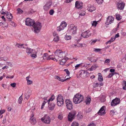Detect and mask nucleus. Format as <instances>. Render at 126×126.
I'll return each mask as SVG.
<instances>
[{"mask_svg": "<svg viewBox=\"0 0 126 126\" xmlns=\"http://www.w3.org/2000/svg\"><path fill=\"white\" fill-rule=\"evenodd\" d=\"M55 98V96L54 95H52L51 97L47 101L48 104L49 105L50 101H52Z\"/></svg>", "mask_w": 126, "mask_h": 126, "instance_id": "26", "label": "nucleus"}, {"mask_svg": "<svg viewBox=\"0 0 126 126\" xmlns=\"http://www.w3.org/2000/svg\"><path fill=\"white\" fill-rule=\"evenodd\" d=\"M65 102L67 109L72 110L73 109V106L71 101L70 100L66 99Z\"/></svg>", "mask_w": 126, "mask_h": 126, "instance_id": "7", "label": "nucleus"}, {"mask_svg": "<svg viewBox=\"0 0 126 126\" xmlns=\"http://www.w3.org/2000/svg\"><path fill=\"white\" fill-rule=\"evenodd\" d=\"M114 19V18L112 16H109L107 18V23L108 24H111L113 23Z\"/></svg>", "mask_w": 126, "mask_h": 126, "instance_id": "15", "label": "nucleus"}, {"mask_svg": "<svg viewBox=\"0 0 126 126\" xmlns=\"http://www.w3.org/2000/svg\"><path fill=\"white\" fill-rule=\"evenodd\" d=\"M94 69H95L94 67L92 66L90 68H89L88 70L90 71H92Z\"/></svg>", "mask_w": 126, "mask_h": 126, "instance_id": "53", "label": "nucleus"}, {"mask_svg": "<svg viewBox=\"0 0 126 126\" xmlns=\"http://www.w3.org/2000/svg\"><path fill=\"white\" fill-rule=\"evenodd\" d=\"M22 44H17L16 45V46L20 48L21 47Z\"/></svg>", "mask_w": 126, "mask_h": 126, "instance_id": "47", "label": "nucleus"}, {"mask_svg": "<svg viewBox=\"0 0 126 126\" xmlns=\"http://www.w3.org/2000/svg\"><path fill=\"white\" fill-rule=\"evenodd\" d=\"M55 78L58 80L60 79V77L57 76H55L54 77Z\"/></svg>", "mask_w": 126, "mask_h": 126, "instance_id": "61", "label": "nucleus"}, {"mask_svg": "<svg viewBox=\"0 0 126 126\" xmlns=\"http://www.w3.org/2000/svg\"><path fill=\"white\" fill-rule=\"evenodd\" d=\"M23 99L22 97V96H21L19 98L18 100V102L20 104L21 103Z\"/></svg>", "mask_w": 126, "mask_h": 126, "instance_id": "37", "label": "nucleus"}, {"mask_svg": "<svg viewBox=\"0 0 126 126\" xmlns=\"http://www.w3.org/2000/svg\"><path fill=\"white\" fill-rule=\"evenodd\" d=\"M112 42V41H111L110 40H109L106 43V44H110Z\"/></svg>", "mask_w": 126, "mask_h": 126, "instance_id": "60", "label": "nucleus"}, {"mask_svg": "<svg viewBox=\"0 0 126 126\" xmlns=\"http://www.w3.org/2000/svg\"><path fill=\"white\" fill-rule=\"evenodd\" d=\"M25 24L28 26H32L35 33L39 32L42 27L41 24L40 22L35 23L33 20L29 18H27L25 21Z\"/></svg>", "mask_w": 126, "mask_h": 126, "instance_id": "1", "label": "nucleus"}, {"mask_svg": "<svg viewBox=\"0 0 126 126\" xmlns=\"http://www.w3.org/2000/svg\"><path fill=\"white\" fill-rule=\"evenodd\" d=\"M101 49H100L96 48L95 49L94 51L96 52L100 51Z\"/></svg>", "mask_w": 126, "mask_h": 126, "instance_id": "59", "label": "nucleus"}, {"mask_svg": "<svg viewBox=\"0 0 126 126\" xmlns=\"http://www.w3.org/2000/svg\"><path fill=\"white\" fill-rule=\"evenodd\" d=\"M105 108V107L104 106H103L99 110L98 112H97V113L98 114L100 115H104L105 114L106 112L104 110V108Z\"/></svg>", "mask_w": 126, "mask_h": 126, "instance_id": "11", "label": "nucleus"}, {"mask_svg": "<svg viewBox=\"0 0 126 126\" xmlns=\"http://www.w3.org/2000/svg\"><path fill=\"white\" fill-rule=\"evenodd\" d=\"M55 54L57 56L59 57L62 58L65 55V53L63 52L61 50L59 49H57L55 52Z\"/></svg>", "mask_w": 126, "mask_h": 126, "instance_id": "8", "label": "nucleus"}, {"mask_svg": "<svg viewBox=\"0 0 126 126\" xmlns=\"http://www.w3.org/2000/svg\"><path fill=\"white\" fill-rule=\"evenodd\" d=\"M83 96L79 94H77L73 97V101L75 104H78L82 102L83 100Z\"/></svg>", "mask_w": 126, "mask_h": 126, "instance_id": "2", "label": "nucleus"}, {"mask_svg": "<svg viewBox=\"0 0 126 126\" xmlns=\"http://www.w3.org/2000/svg\"><path fill=\"white\" fill-rule=\"evenodd\" d=\"M63 27L61 25V24H60V26L58 27L57 29V30L58 31H60L61 30H63Z\"/></svg>", "mask_w": 126, "mask_h": 126, "instance_id": "29", "label": "nucleus"}, {"mask_svg": "<svg viewBox=\"0 0 126 126\" xmlns=\"http://www.w3.org/2000/svg\"><path fill=\"white\" fill-rule=\"evenodd\" d=\"M64 71L67 74V75L68 76L70 74V73L67 69H65Z\"/></svg>", "mask_w": 126, "mask_h": 126, "instance_id": "45", "label": "nucleus"}, {"mask_svg": "<svg viewBox=\"0 0 126 126\" xmlns=\"http://www.w3.org/2000/svg\"><path fill=\"white\" fill-rule=\"evenodd\" d=\"M119 36V33H118L117 34H116L115 36L114 37V38L115 39L116 38H117Z\"/></svg>", "mask_w": 126, "mask_h": 126, "instance_id": "58", "label": "nucleus"}, {"mask_svg": "<svg viewBox=\"0 0 126 126\" xmlns=\"http://www.w3.org/2000/svg\"><path fill=\"white\" fill-rule=\"evenodd\" d=\"M9 23L12 25V26L14 27H15L16 25H15V23L14 22L11 21V20H9Z\"/></svg>", "mask_w": 126, "mask_h": 126, "instance_id": "31", "label": "nucleus"}, {"mask_svg": "<svg viewBox=\"0 0 126 126\" xmlns=\"http://www.w3.org/2000/svg\"><path fill=\"white\" fill-rule=\"evenodd\" d=\"M115 112L114 110H112L110 111V114L111 116H112L114 115Z\"/></svg>", "mask_w": 126, "mask_h": 126, "instance_id": "39", "label": "nucleus"}, {"mask_svg": "<svg viewBox=\"0 0 126 126\" xmlns=\"http://www.w3.org/2000/svg\"><path fill=\"white\" fill-rule=\"evenodd\" d=\"M125 6V4L123 2H119L118 4V8L120 10H123Z\"/></svg>", "mask_w": 126, "mask_h": 126, "instance_id": "14", "label": "nucleus"}, {"mask_svg": "<svg viewBox=\"0 0 126 126\" xmlns=\"http://www.w3.org/2000/svg\"><path fill=\"white\" fill-rule=\"evenodd\" d=\"M110 61V60L109 59H107L105 60V62L107 63H109Z\"/></svg>", "mask_w": 126, "mask_h": 126, "instance_id": "50", "label": "nucleus"}, {"mask_svg": "<svg viewBox=\"0 0 126 126\" xmlns=\"http://www.w3.org/2000/svg\"><path fill=\"white\" fill-rule=\"evenodd\" d=\"M75 7L77 9H81L83 7L82 3L79 2V1H77L76 2L75 4Z\"/></svg>", "mask_w": 126, "mask_h": 126, "instance_id": "12", "label": "nucleus"}, {"mask_svg": "<svg viewBox=\"0 0 126 126\" xmlns=\"http://www.w3.org/2000/svg\"><path fill=\"white\" fill-rule=\"evenodd\" d=\"M120 102V99L117 98H116L112 101L111 105L112 106H115L119 104Z\"/></svg>", "mask_w": 126, "mask_h": 126, "instance_id": "10", "label": "nucleus"}, {"mask_svg": "<svg viewBox=\"0 0 126 126\" xmlns=\"http://www.w3.org/2000/svg\"><path fill=\"white\" fill-rule=\"evenodd\" d=\"M97 41V39H96L95 40H92V42H91V43L92 44L93 43V44H94Z\"/></svg>", "mask_w": 126, "mask_h": 126, "instance_id": "62", "label": "nucleus"}, {"mask_svg": "<svg viewBox=\"0 0 126 126\" xmlns=\"http://www.w3.org/2000/svg\"><path fill=\"white\" fill-rule=\"evenodd\" d=\"M67 58L65 57L60 60V63L62 65H64L67 60Z\"/></svg>", "mask_w": 126, "mask_h": 126, "instance_id": "19", "label": "nucleus"}, {"mask_svg": "<svg viewBox=\"0 0 126 126\" xmlns=\"http://www.w3.org/2000/svg\"><path fill=\"white\" fill-rule=\"evenodd\" d=\"M41 120L45 123L49 124L51 122L50 117L47 115H45L41 118Z\"/></svg>", "mask_w": 126, "mask_h": 126, "instance_id": "6", "label": "nucleus"}, {"mask_svg": "<svg viewBox=\"0 0 126 126\" xmlns=\"http://www.w3.org/2000/svg\"><path fill=\"white\" fill-rule=\"evenodd\" d=\"M68 79V78H67V79H62L60 78V79H59L58 80L62 82H63V81H66V80H67Z\"/></svg>", "mask_w": 126, "mask_h": 126, "instance_id": "49", "label": "nucleus"}, {"mask_svg": "<svg viewBox=\"0 0 126 126\" xmlns=\"http://www.w3.org/2000/svg\"><path fill=\"white\" fill-rule=\"evenodd\" d=\"M98 80L100 81H103V79L102 76L101 75V74L100 73H98Z\"/></svg>", "mask_w": 126, "mask_h": 126, "instance_id": "25", "label": "nucleus"}, {"mask_svg": "<svg viewBox=\"0 0 126 126\" xmlns=\"http://www.w3.org/2000/svg\"><path fill=\"white\" fill-rule=\"evenodd\" d=\"M54 12V10L53 9H51L49 11V13L50 15H53Z\"/></svg>", "mask_w": 126, "mask_h": 126, "instance_id": "43", "label": "nucleus"}, {"mask_svg": "<svg viewBox=\"0 0 126 126\" xmlns=\"http://www.w3.org/2000/svg\"><path fill=\"white\" fill-rule=\"evenodd\" d=\"M116 18L117 19L119 20H120L121 19L120 17V15L119 14L116 15Z\"/></svg>", "mask_w": 126, "mask_h": 126, "instance_id": "41", "label": "nucleus"}, {"mask_svg": "<svg viewBox=\"0 0 126 126\" xmlns=\"http://www.w3.org/2000/svg\"><path fill=\"white\" fill-rule=\"evenodd\" d=\"M59 40V37L58 36L55 37L53 40L55 42H57Z\"/></svg>", "mask_w": 126, "mask_h": 126, "instance_id": "32", "label": "nucleus"}, {"mask_svg": "<svg viewBox=\"0 0 126 126\" xmlns=\"http://www.w3.org/2000/svg\"><path fill=\"white\" fill-rule=\"evenodd\" d=\"M25 98L27 99H28L29 97V96L27 94L25 95Z\"/></svg>", "mask_w": 126, "mask_h": 126, "instance_id": "57", "label": "nucleus"}, {"mask_svg": "<svg viewBox=\"0 0 126 126\" xmlns=\"http://www.w3.org/2000/svg\"><path fill=\"white\" fill-rule=\"evenodd\" d=\"M88 10L90 12H92L95 9V8L93 6H89L87 8Z\"/></svg>", "mask_w": 126, "mask_h": 126, "instance_id": "22", "label": "nucleus"}, {"mask_svg": "<svg viewBox=\"0 0 126 126\" xmlns=\"http://www.w3.org/2000/svg\"><path fill=\"white\" fill-rule=\"evenodd\" d=\"M10 85L13 88L15 87L16 86V84L15 83H11L10 84Z\"/></svg>", "mask_w": 126, "mask_h": 126, "instance_id": "48", "label": "nucleus"}, {"mask_svg": "<svg viewBox=\"0 0 126 126\" xmlns=\"http://www.w3.org/2000/svg\"><path fill=\"white\" fill-rule=\"evenodd\" d=\"M32 57L35 58L36 57V55L35 54H31V56Z\"/></svg>", "mask_w": 126, "mask_h": 126, "instance_id": "55", "label": "nucleus"}, {"mask_svg": "<svg viewBox=\"0 0 126 126\" xmlns=\"http://www.w3.org/2000/svg\"><path fill=\"white\" fill-rule=\"evenodd\" d=\"M49 105L48 106V108L49 110H53L55 107V104L53 103H49Z\"/></svg>", "mask_w": 126, "mask_h": 126, "instance_id": "21", "label": "nucleus"}, {"mask_svg": "<svg viewBox=\"0 0 126 126\" xmlns=\"http://www.w3.org/2000/svg\"><path fill=\"white\" fill-rule=\"evenodd\" d=\"M71 38V36L70 35H66L65 37V39L66 40H68L70 39Z\"/></svg>", "mask_w": 126, "mask_h": 126, "instance_id": "34", "label": "nucleus"}, {"mask_svg": "<svg viewBox=\"0 0 126 126\" xmlns=\"http://www.w3.org/2000/svg\"><path fill=\"white\" fill-rule=\"evenodd\" d=\"M61 25L63 28V29L67 25L66 23L64 21H63L61 24Z\"/></svg>", "mask_w": 126, "mask_h": 126, "instance_id": "33", "label": "nucleus"}, {"mask_svg": "<svg viewBox=\"0 0 126 126\" xmlns=\"http://www.w3.org/2000/svg\"><path fill=\"white\" fill-rule=\"evenodd\" d=\"M122 84L123 86V89L124 90H126V81H122Z\"/></svg>", "mask_w": 126, "mask_h": 126, "instance_id": "23", "label": "nucleus"}, {"mask_svg": "<svg viewBox=\"0 0 126 126\" xmlns=\"http://www.w3.org/2000/svg\"><path fill=\"white\" fill-rule=\"evenodd\" d=\"M91 33L89 30L83 32L81 34V36L84 38H87L91 35Z\"/></svg>", "mask_w": 126, "mask_h": 126, "instance_id": "9", "label": "nucleus"}, {"mask_svg": "<svg viewBox=\"0 0 126 126\" xmlns=\"http://www.w3.org/2000/svg\"><path fill=\"white\" fill-rule=\"evenodd\" d=\"M81 64H79L77 65L76 66H75V68L76 69L78 68L79 67L81 66Z\"/></svg>", "mask_w": 126, "mask_h": 126, "instance_id": "52", "label": "nucleus"}, {"mask_svg": "<svg viewBox=\"0 0 126 126\" xmlns=\"http://www.w3.org/2000/svg\"><path fill=\"white\" fill-rule=\"evenodd\" d=\"M27 80V84L28 85H30L32 83V81L30 80Z\"/></svg>", "mask_w": 126, "mask_h": 126, "instance_id": "40", "label": "nucleus"}, {"mask_svg": "<svg viewBox=\"0 0 126 126\" xmlns=\"http://www.w3.org/2000/svg\"><path fill=\"white\" fill-rule=\"evenodd\" d=\"M96 1L98 4H100L103 3V0H96Z\"/></svg>", "mask_w": 126, "mask_h": 126, "instance_id": "42", "label": "nucleus"}, {"mask_svg": "<svg viewBox=\"0 0 126 126\" xmlns=\"http://www.w3.org/2000/svg\"><path fill=\"white\" fill-rule=\"evenodd\" d=\"M26 46H27L26 45H25L24 44H22V46L20 48L26 49L27 48V47Z\"/></svg>", "mask_w": 126, "mask_h": 126, "instance_id": "46", "label": "nucleus"}, {"mask_svg": "<svg viewBox=\"0 0 126 126\" xmlns=\"http://www.w3.org/2000/svg\"><path fill=\"white\" fill-rule=\"evenodd\" d=\"M30 121L32 124H34L36 123V121L35 118H30Z\"/></svg>", "mask_w": 126, "mask_h": 126, "instance_id": "24", "label": "nucleus"}, {"mask_svg": "<svg viewBox=\"0 0 126 126\" xmlns=\"http://www.w3.org/2000/svg\"><path fill=\"white\" fill-rule=\"evenodd\" d=\"M114 74L112 73H110L108 76V78H110Z\"/></svg>", "mask_w": 126, "mask_h": 126, "instance_id": "51", "label": "nucleus"}, {"mask_svg": "<svg viewBox=\"0 0 126 126\" xmlns=\"http://www.w3.org/2000/svg\"><path fill=\"white\" fill-rule=\"evenodd\" d=\"M52 4V3L50 1L47 2L44 7V10L46 11H47L49 9L50 6Z\"/></svg>", "mask_w": 126, "mask_h": 126, "instance_id": "13", "label": "nucleus"}, {"mask_svg": "<svg viewBox=\"0 0 126 126\" xmlns=\"http://www.w3.org/2000/svg\"><path fill=\"white\" fill-rule=\"evenodd\" d=\"M91 100V98L90 97H88L86 99L85 102L86 104L88 105L90 104V101Z\"/></svg>", "mask_w": 126, "mask_h": 126, "instance_id": "28", "label": "nucleus"}, {"mask_svg": "<svg viewBox=\"0 0 126 126\" xmlns=\"http://www.w3.org/2000/svg\"><path fill=\"white\" fill-rule=\"evenodd\" d=\"M33 50L30 48H27L26 49V52L28 56H31V54L33 53Z\"/></svg>", "mask_w": 126, "mask_h": 126, "instance_id": "18", "label": "nucleus"}, {"mask_svg": "<svg viewBox=\"0 0 126 126\" xmlns=\"http://www.w3.org/2000/svg\"><path fill=\"white\" fill-rule=\"evenodd\" d=\"M5 112V110H0V115L4 113Z\"/></svg>", "mask_w": 126, "mask_h": 126, "instance_id": "56", "label": "nucleus"}, {"mask_svg": "<svg viewBox=\"0 0 126 126\" xmlns=\"http://www.w3.org/2000/svg\"><path fill=\"white\" fill-rule=\"evenodd\" d=\"M89 73L84 70H82L81 73L80 74V76L82 78L86 77L87 75H88Z\"/></svg>", "mask_w": 126, "mask_h": 126, "instance_id": "16", "label": "nucleus"}, {"mask_svg": "<svg viewBox=\"0 0 126 126\" xmlns=\"http://www.w3.org/2000/svg\"><path fill=\"white\" fill-rule=\"evenodd\" d=\"M57 105L59 106L62 107L64 104V100L63 97L61 94H59L57 98Z\"/></svg>", "mask_w": 126, "mask_h": 126, "instance_id": "3", "label": "nucleus"}, {"mask_svg": "<svg viewBox=\"0 0 126 126\" xmlns=\"http://www.w3.org/2000/svg\"><path fill=\"white\" fill-rule=\"evenodd\" d=\"M94 57L92 56L90 57H88V59L89 61H91V62H95L97 60L95 59H93L92 60L94 59Z\"/></svg>", "mask_w": 126, "mask_h": 126, "instance_id": "27", "label": "nucleus"}, {"mask_svg": "<svg viewBox=\"0 0 126 126\" xmlns=\"http://www.w3.org/2000/svg\"><path fill=\"white\" fill-rule=\"evenodd\" d=\"M99 84L98 83H96L94 84L93 87L94 88H96L97 87H100Z\"/></svg>", "mask_w": 126, "mask_h": 126, "instance_id": "35", "label": "nucleus"}, {"mask_svg": "<svg viewBox=\"0 0 126 126\" xmlns=\"http://www.w3.org/2000/svg\"><path fill=\"white\" fill-rule=\"evenodd\" d=\"M79 124L77 122H73L71 124V126H78Z\"/></svg>", "mask_w": 126, "mask_h": 126, "instance_id": "36", "label": "nucleus"}, {"mask_svg": "<svg viewBox=\"0 0 126 126\" xmlns=\"http://www.w3.org/2000/svg\"><path fill=\"white\" fill-rule=\"evenodd\" d=\"M77 27L74 25H71L68 30V32L71 33L75 34L76 33Z\"/></svg>", "mask_w": 126, "mask_h": 126, "instance_id": "4", "label": "nucleus"}, {"mask_svg": "<svg viewBox=\"0 0 126 126\" xmlns=\"http://www.w3.org/2000/svg\"><path fill=\"white\" fill-rule=\"evenodd\" d=\"M97 24V22H96L95 21H94L93 22V23H92V26H96Z\"/></svg>", "mask_w": 126, "mask_h": 126, "instance_id": "44", "label": "nucleus"}, {"mask_svg": "<svg viewBox=\"0 0 126 126\" xmlns=\"http://www.w3.org/2000/svg\"><path fill=\"white\" fill-rule=\"evenodd\" d=\"M17 14H20L23 13V11L21 10L20 8H18L17 9Z\"/></svg>", "mask_w": 126, "mask_h": 126, "instance_id": "30", "label": "nucleus"}, {"mask_svg": "<svg viewBox=\"0 0 126 126\" xmlns=\"http://www.w3.org/2000/svg\"><path fill=\"white\" fill-rule=\"evenodd\" d=\"M6 12L7 13L5 15L6 16L7 18L9 19V21L10 20H11L13 18V16L12 14L8 12Z\"/></svg>", "mask_w": 126, "mask_h": 126, "instance_id": "20", "label": "nucleus"}, {"mask_svg": "<svg viewBox=\"0 0 126 126\" xmlns=\"http://www.w3.org/2000/svg\"><path fill=\"white\" fill-rule=\"evenodd\" d=\"M58 59V57L55 55L54 56L52 55H50L49 58H47V60L51 59L54 61H57V60Z\"/></svg>", "mask_w": 126, "mask_h": 126, "instance_id": "17", "label": "nucleus"}, {"mask_svg": "<svg viewBox=\"0 0 126 126\" xmlns=\"http://www.w3.org/2000/svg\"><path fill=\"white\" fill-rule=\"evenodd\" d=\"M58 118L60 120H62L63 118V116L61 113H59L58 116Z\"/></svg>", "mask_w": 126, "mask_h": 126, "instance_id": "38", "label": "nucleus"}, {"mask_svg": "<svg viewBox=\"0 0 126 126\" xmlns=\"http://www.w3.org/2000/svg\"><path fill=\"white\" fill-rule=\"evenodd\" d=\"M88 126H95V125L94 123H92L90 124Z\"/></svg>", "mask_w": 126, "mask_h": 126, "instance_id": "64", "label": "nucleus"}, {"mask_svg": "<svg viewBox=\"0 0 126 126\" xmlns=\"http://www.w3.org/2000/svg\"><path fill=\"white\" fill-rule=\"evenodd\" d=\"M85 15V12H83V13H80L79 14V15L81 16H83Z\"/></svg>", "mask_w": 126, "mask_h": 126, "instance_id": "54", "label": "nucleus"}, {"mask_svg": "<svg viewBox=\"0 0 126 126\" xmlns=\"http://www.w3.org/2000/svg\"><path fill=\"white\" fill-rule=\"evenodd\" d=\"M115 39L114 38V37H113L111 38L110 39V40L111 41H112V42L114 41Z\"/></svg>", "mask_w": 126, "mask_h": 126, "instance_id": "63", "label": "nucleus"}, {"mask_svg": "<svg viewBox=\"0 0 126 126\" xmlns=\"http://www.w3.org/2000/svg\"><path fill=\"white\" fill-rule=\"evenodd\" d=\"M76 112L75 110H73L70 112L68 116V120L70 122L72 121L76 116Z\"/></svg>", "mask_w": 126, "mask_h": 126, "instance_id": "5", "label": "nucleus"}]
</instances>
